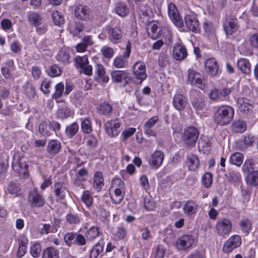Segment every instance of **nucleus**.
I'll use <instances>...</instances> for the list:
<instances>
[{
    "instance_id": "nucleus-57",
    "label": "nucleus",
    "mask_w": 258,
    "mask_h": 258,
    "mask_svg": "<svg viewBox=\"0 0 258 258\" xmlns=\"http://www.w3.org/2000/svg\"><path fill=\"white\" fill-rule=\"evenodd\" d=\"M52 18L54 24L58 26H60L64 22L63 17L57 11L53 12Z\"/></svg>"
},
{
    "instance_id": "nucleus-29",
    "label": "nucleus",
    "mask_w": 258,
    "mask_h": 258,
    "mask_svg": "<svg viewBox=\"0 0 258 258\" xmlns=\"http://www.w3.org/2000/svg\"><path fill=\"white\" fill-rule=\"evenodd\" d=\"M237 103L238 104L239 109L241 112H247L249 110H251L252 108V105L246 98H238Z\"/></svg>"
},
{
    "instance_id": "nucleus-41",
    "label": "nucleus",
    "mask_w": 258,
    "mask_h": 258,
    "mask_svg": "<svg viewBox=\"0 0 258 258\" xmlns=\"http://www.w3.org/2000/svg\"><path fill=\"white\" fill-rule=\"evenodd\" d=\"M43 258H58V252L53 247L47 248L43 251Z\"/></svg>"
},
{
    "instance_id": "nucleus-48",
    "label": "nucleus",
    "mask_w": 258,
    "mask_h": 258,
    "mask_svg": "<svg viewBox=\"0 0 258 258\" xmlns=\"http://www.w3.org/2000/svg\"><path fill=\"white\" fill-rule=\"evenodd\" d=\"M48 127V124L46 122H42L39 126V133L43 136L49 137L52 134Z\"/></svg>"
},
{
    "instance_id": "nucleus-14",
    "label": "nucleus",
    "mask_w": 258,
    "mask_h": 258,
    "mask_svg": "<svg viewBox=\"0 0 258 258\" xmlns=\"http://www.w3.org/2000/svg\"><path fill=\"white\" fill-rule=\"evenodd\" d=\"M195 242L193 236L185 235L179 237L176 242V247L179 250H186L191 247Z\"/></svg>"
},
{
    "instance_id": "nucleus-58",
    "label": "nucleus",
    "mask_w": 258,
    "mask_h": 258,
    "mask_svg": "<svg viewBox=\"0 0 258 258\" xmlns=\"http://www.w3.org/2000/svg\"><path fill=\"white\" fill-rule=\"evenodd\" d=\"M202 181L203 184L205 187H209L211 185L213 181L212 174L210 172L206 173L203 176Z\"/></svg>"
},
{
    "instance_id": "nucleus-16",
    "label": "nucleus",
    "mask_w": 258,
    "mask_h": 258,
    "mask_svg": "<svg viewBox=\"0 0 258 258\" xmlns=\"http://www.w3.org/2000/svg\"><path fill=\"white\" fill-rule=\"evenodd\" d=\"M230 92L231 90L229 88H226L220 90L215 88L210 91L209 97L213 100H223L230 94Z\"/></svg>"
},
{
    "instance_id": "nucleus-64",
    "label": "nucleus",
    "mask_w": 258,
    "mask_h": 258,
    "mask_svg": "<svg viewBox=\"0 0 258 258\" xmlns=\"http://www.w3.org/2000/svg\"><path fill=\"white\" fill-rule=\"evenodd\" d=\"M250 45L254 48H258V33L250 35L248 38Z\"/></svg>"
},
{
    "instance_id": "nucleus-5",
    "label": "nucleus",
    "mask_w": 258,
    "mask_h": 258,
    "mask_svg": "<svg viewBox=\"0 0 258 258\" xmlns=\"http://www.w3.org/2000/svg\"><path fill=\"white\" fill-rule=\"evenodd\" d=\"M168 14L173 24L179 28L183 26L182 19L180 17L178 10L175 5L170 3L168 5Z\"/></svg>"
},
{
    "instance_id": "nucleus-61",
    "label": "nucleus",
    "mask_w": 258,
    "mask_h": 258,
    "mask_svg": "<svg viewBox=\"0 0 258 258\" xmlns=\"http://www.w3.org/2000/svg\"><path fill=\"white\" fill-rule=\"evenodd\" d=\"M81 128L84 133L89 134L90 132H91V123L88 118H86L82 122Z\"/></svg>"
},
{
    "instance_id": "nucleus-26",
    "label": "nucleus",
    "mask_w": 258,
    "mask_h": 258,
    "mask_svg": "<svg viewBox=\"0 0 258 258\" xmlns=\"http://www.w3.org/2000/svg\"><path fill=\"white\" fill-rule=\"evenodd\" d=\"M237 66L241 73L249 74L251 72V65L247 59L240 58L237 62Z\"/></svg>"
},
{
    "instance_id": "nucleus-10",
    "label": "nucleus",
    "mask_w": 258,
    "mask_h": 258,
    "mask_svg": "<svg viewBox=\"0 0 258 258\" xmlns=\"http://www.w3.org/2000/svg\"><path fill=\"white\" fill-rule=\"evenodd\" d=\"M120 126V123L117 119L108 121L104 124L106 133L111 137H115L119 134Z\"/></svg>"
},
{
    "instance_id": "nucleus-13",
    "label": "nucleus",
    "mask_w": 258,
    "mask_h": 258,
    "mask_svg": "<svg viewBox=\"0 0 258 258\" xmlns=\"http://www.w3.org/2000/svg\"><path fill=\"white\" fill-rule=\"evenodd\" d=\"M184 23L190 31L197 33L200 30V24L196 15L192 13L186 14L184 17Z\"/></svg>"
},
{
    "instance_id": "nucleus-9",
    "label": "nucleus",
    "mask_w": 258,
    "mask_h": 258,
    "mask_svg": "<svg viewBox=\"0 0 258 258\" xmlns=\"http://www.w3.org/2000/svg\"><path fill=\"white\" fill-rule=\"evenodd\" d=\"M28 201L31 207L33 208H40L44 206L45 201L43 196L36 190L30 192Z\"/></svg>"
},
{
    "instance_id": "nucleus-36",
    "label": "nucleus",
    "mask_w": 258,
    "mask_h": 258,
    "mask_svg": "<svg viewBox=\"0 0 258 258\" xmlns=\"http://www.w3.org/2000/svg\"><path fill=\"white\" fill-rule=\"evenodd\" d=\"M243 156L242 154L239 152L233 153L231 155L229 159V162L231 164L239 166L242 163Z\"/></svg>"
},
{
    "instance_id": "nucleus-42",
    "label": "nucleus",
    "mask_w": 258,
    "mask_h": 258,
    "mask_svg": "<svg viewBox=\"0 0 258 258\" xmlns=\"http://www.w3.org/2000/svg\"><path fill=\"white\" fill-rule=\"evenodd\" d=\"M25 95L29 98H33L35 95V90L33 85L29 83H26L23 86Z\"/></svg>"
},
{
    "instance_id": "nucleus-27",
    "label": "nucleus",
    "mask_w": 258,
    "mask_h": 258,
    "mask_svg": "<svg viewBox=\"0 0 258 258\" xmlns=\"http://www.w3.org/2000/svg\"><path fill=\"white\" fill-rule=\"evenodd\" d=\"M56 59L59 62L66 65L70 63L71 55L67 51L60 50L56 55Z\"/></svg>"
},
{
    "instance_id": "nucleus-52",
    "label": "nucleus",
    "mask_w": 258,
    "mask_h": 258,
    "mask_svg": "<svg viewBox=\"0 0 258 258\" xmlns=\"http://www.w3.org/2000/svg\"><path fill=\"white\" fill-rule=\"evenodd\" d=\"M232 130L236 133H243L246 130V124L242 121H237L233 124Z\"/></svg>"
},
{
    "instance_id": "nucleus-45",
    "label": "nucleus",
    "mask_w": 258,
    "mask_h": 258,
    "mask_svg": "<svg viewBox=\"0 0 258 258\" xmlns=\"http://www.w3.org/2000/svg\"><path fill=\"white\" fill-rule=\"evenodd\" d=\"M28 18L30 22L33 24L35 26L40 25L42 24V19L40 16L37 13H31L29 15Z\"/></svg>"
},
{
    "instance_id": "nucleus-40",
    "label": "nucleus",
    "mask_w": 258,
    "mask_h": 258,
    "mask_svg": "<svg viewBox=\"0 0 258 258\" xmlns=\"http://www.w3.org/2000/svg\"><path fill=\"white\" fill-rule=\"evenodd\" d=\"M81 218L80 216L74 213H69L66 216V221L71 225H77L81 222Z\"/></svg>"
},
{
    "instance_id": "nucleus-47",
    "label": "nucleus",
    "mask_w": 258,
    "mask_h": 258,
    "mask_svg": "<svg viewBox=\"0 0 258 258\" xmlns=\"http://www.w3.org/2000/svg\"><path fill=\"white\" fill-rule=\"evenodd\" d=\"M169 56L167 54L161 52L159 56L158 64L161 67L164 68L169 64Z\"/></svg>"
},
{
    "instance_id": "nucleus-32",
    "label": "nucleus",
    "mask_w": 258,
    "mask_h": 258,
    "mask_svg": "<svg viewBox=\"0 0 258 258\" xmlns=\"http://www.w3.org/2000/svg\"><path fill=\"white\" fill-rule=\"evenodd\" d=\"M85 237L88 241L96 239L99 235V231L97 227H91L85 233Z\"/></svg>"
},
{
    "instance_id": "nucleus-15",
    "label": "nucleus",
    "mask_w": 258,
    "mask_h": 258,
    "mask_svg": "<svg viewBox=\"0 0 258 258\" xmlns=\"http://www.w3.org/2000/svg\"><path fill=\"white\" fill-rule=\"evenodd\" d=\"M164 158V153L162 151H155L151 155L149 160V164L152 168L157 169L162 164Z\"/></svg>"
},
{
    "instance_id": "nucleus-8",
    "label": "nucleus",
    "mask_w": 258,
    "mask_h": 258,
    "mask_svg": "<svg viewBox=\"0 0 258 258\" xmlns=\"http://www.w3.org/2000/svg\"><path fill=\"white\" fill-rule=\"evenodd\" d=\"M241 243V239L238 235H233L230 237L223 246V251L225 253H230L235 248L239 247Z\"/></svg>"
},
{
    "instance_id": "nucleus-23",
    "label": "nucleus",
    "mask_w": 258,
    "mask_h": 258,
    "mask_svg": "<svg viewBox=\"0 0 258 258\" xmlns=\"http://www.w3.org/2000/svg\"><path fill=\"white\" fill-rule=\"evenodd\" d=\"M84 28L85 26L83 23L77 21L71 23L68 26L70 32L74 36H77L80 32L84 30Z\"/></svg>"
},
{
    "instance_id": "nucleus-63",
    "label": "nucleus",
    "mask_w": 258,
    "mask_h": 258,
    "mask_svg": "<svg viewBox=\"0 0 258 258\" xmlns=\"http://www.w3.org/2000/svg\"><path fill=\"white\" fill-rule=\"evenodd\" d=\"M254 141V137L249 135H245L243 137V142L244 144V146L241 148V150H244L246 148L252 145Z\"/></svg>"
},
{
    "instance_id": "nucleus-2",
    "label": "nucleus",
    "mask_w": 258,
    "mask_h": 258,
    "mask_svg": "<svg viewBox=\"0 0 258 258\" xmlns=\"http://www.w3.org/2000/svg\"><path fill=\"white\" fill-rule=\"evenodd\" d=\"M232 229L231 221L229 219L222 218L217 222L215 232L219 237L225 238L231 232Z\"/></svg>"
},
{
    "instance_id": "nucleus-59",
    "label": "nucleus",
    "mask_w": 258,
    "mask_h": 258,
    "mask_svg": "<svg viewBox=\"0 0 258 258\" xmlns=\"http://www.w3.org/2000/svg\"><path fill=\"white\" fill-rule=\"evenodd\" d=\"M41 251V246L39 243H34L31 247L30 252L35 258H37Z\"/></svg>"
},
{
    "instance_id": "nucleus-46",
    "label": "nucleus",
    "mask_w": 258,
    "mask_h": 258,
    "mask_svg": "<svg viewBox=\"0 0 258 258\" xmlns=\"http://www.w3.org/2000/svg\"><path fill=\"white\" fill-rule=\"evenodd\" d=\"M247 182L251 185H258V171H254L248 174L247 177Z\"/></svg>"
},
{
    "instance_id": "nucleus-28",
    "label": "nucleus",
    "mask_w": 258,
    "mask_h": 258,
    "mask_svg": "<svg viewBox=\"0 0 258 258\" xmlns=\"http://www.w3.org/2000/svg\"><path fill=\"white\" fill-rule=\"evenodd\" d=\"M113 190L114 194H110L111 199L114 204H119L123 199L124 189H113Z\"/></svg>"
},
{
    "instance_id": "nucleus-34",
    "label": "nucleus",
    "mask_w": 258,
    "mask_h": 258,
    "mask_svg": "<svg viewBox=\"0 0 258 258\" xmlns=\"http://www.w3.org/2000/svg\"><path fill=\"white\" fill-rule=\"evenodd\" d=\"M187 165L190 170H195L198 168L199 160L195 155H190L187 157Z\"/></svg>"
},
{
    "instance_id": "nucleus-51",
    "label": "nucleus",
    "mask_w": 258,
    "mask_h": 258,
    "mask_svg": "<svg viewBox=\"0 0 258 258\" xmlns=\"http://www.w3.org/2000/svg\"><path fill=\"white\" fill-rule=\"evenodd\" d=\"M98 110L100 113L107 115L111 112L112 107L107 103H103L99 105Z\"/></svg>"
},
{
    "instance_id": "nucleus-56",
    "label": "nucleus",
    "mask_w": 258,
    "mask_h": 258,
    "mask_svg": "<svg viewBox=\"0 0 258 258\" xmlns=\"http://www.w3.org/2000/svg\"><path fill=\"white\" fill-rule=\"evenodd\" d=\"M124 182L119 178H114L111 181L110 190L113 189H124Z\"/></svg>"
},
{
    "instance_id": "nucleus-25",
    "label": "nucleus",
    "mask_w": 258,
    "mask_h": 258,
    "mask_svg": "<svg viewBox=\"0 0 258 258\" xmlns=\"http://www.w3.org/2000/svg\"><path fill=\"white\" fill-rule=\"evenodd\" d=\"M54 188L55 195L59 200L63 199L68 192L62 182H57L55 183Z\"/></svg>"
},
{
    "instance_id": "nucleus-20",
    "label": "nucleus",
    "mask_w": 258,
    "mask_h": 258,
    "mask_svg": "<svg viewBox=\"0 0 258 258\" xmlns=\"http://www.w3.org/2000/svg\"><path fill=\"white\" fill-rule=\"evenodd\" d=\"M185 47L179 43H176L173 48V56L177 60H182L187 56Z\"/></svg>"
},
{
    "instance_id": "nucleus-37",
    "label": "nucleus",
    "mask_w": 258,
    "mask_h": 258,
    "mask_svg": "<svg viewBox=\"0 0 258 258\" xmlns=\"http://www.w3.org/2000/svg\"><path fill=\"white\" fill-rule=\"evenodd\" d=\"M87 63H89L88 57L86 56H77L74 59V66L77 69L79 70Z\"/></svg>"
},
{
    "instance_id": "nucleus-17",
    "label": "nucleus",
    "mask_w": 258,
    "mask_h": 258,
    "mask_svg": "<svg viewBox=\"0 0 258 258\" xmlns=\"http://www.w3.org/2000/svg\"><path fill=\"white\" fill-rule=\"evenodd\" d=\"M205 67L207 73L212 76H216L218 71L219 67L215 58L211 57L205 62Z\"/></svg>"
},
{
    "instance_id": "nucleus-22",
    "label": "nucleus",
    "mask_w": 258,
    "mask_h": 258,
    "mask_svg": "<svg viewBox=\"0 0 258 258\" xmlns=\"http://www.w3.org/2000/svg\"><path fill=\"white\" fill-rule=\"evenodd\" d=\"M183 210L186 215L191 216L197 212L198 205L192 200H188L184 204Z\"/></svg>"
},
{
    "instance_id": "nucleus-21",
    "label": "nucleus",
    "mask_w": 258,
    "mask_h": 258,
    "mask_svg": "<svg viewBox=\"0 0 258 258\" xmlns=\"http://www.w3.org/2000/svg\"><path fill=\"white\" fill-rule=\"evenodd\" d=\"M146 31L150 37L156 39L161 35L160 29L155 22H150L146 26Z\"/></svg>"
},
{
    "instance_id": "nucleus-55",
    "label": "nucleus",
    "mask_w": 258,
    "mask_h": 258,
    "mask_svg": "<svg viewBox=\"0 0 258 258\" xmlns=\"http://www.w3.org/2000/svg\"><path fill=\"white\" fill-rule=\"evenodd\" d=\"M101 52L104 57L107 59H110L114 54V50L112 48L104 46L101 49Z\"/></svg>"
},
{
    "instance_id": "nucleus-60",
    "label": "nucleus",
    "mask_w": 258,
    "mask_h": 258,
    "mask_svg": "<svg viewBox=\"0 0 258 258\" xmlns=\"http://www.w3.org/2000/svg\"><path fill=\"white\" fill-rule=\"evenodd\" d=\"M192 106L197 111L202 110L205 106V101L202 98H197L192 102Z\"/></svg>"
},
{
    "instance_id": "nucleus-19",
    "label": "nucleus",
    "mask_w": 258,
    "mask_h": 258,
    "mask_svg": "<svg viewBox=\"0 0 258 258\" xmlns=\"http://www.w3.org/2000/svg\"><path fill=\"white\" fill-rule=\"evenodd\" d=\"M172 104L176 110L181 111L186 107L187 100L184 95L177 93L173 96Z\"/></svg>"
},
{
    "instance_id": "nucleus-30",
    "label": "nucleus",
    "mask_w": 258,
    "mask_h": 258,
    "mask_svg": "<svg viewBox=\"0 0 258 258\" xmlns=\"http://www.w3.org/2000/svg\"><path fill=\"white\" fill-rule=\"evenodd\" d=\"M104 185V179L102 173L100 172H95L94 176L93 187L97 191H99L101 190Z\"/></svg>"
},
{
    "instance_id": "nucleus-49",
    "label": "nucleus",
    "mask_w": 258,
    "mask_h": 258,
    "mask_svg": "<svg viewBox=\"0 0 258 258\" xmlns=\"http://www.w3.org/2000/svg\"><path fill=\"white\" fill-rule=\"evenodd\" d=\"M64 87L62 83H57L55 87V92L52 95V97L55 99L59 98L64 94Z\"/></svg>"
},
{
    "instance_id": "nucleus-3",
    "label": "nucleus",
    "mask_w": 258,
    "mask_h": 258,
    "mask_svg": "<svg viewBox=\"0 0 258 258\" xmlns=\"http://www.w3.org/2000/svg\"><path fill=\"white\" fill-rule=\"evenodd\" d=\"M199 136V131L198 128L194 126H189L184 130L182 140L186 146L191 147L196 144Z\"/></svg>"
},
{
    "instance_id": "nucleus-43",
    "label": "nucleus",
    "mask_w": 258,
    "mask_h": 258,
    "mask_svg": "<svg viewBox=\"0 0 258 258\" xmlns=\"http://www.w3.org/2000/svg\"><path fill=\"white\" fill-rule=\"evenodd\" d=\"M103 249V245L100 243H97L91 249L89 258H97Z\"/></svg>"
},
{
    "instance_id": "nucleus-54",
    "label": "nucleus",
    "mask_w": 258,
    "mask_h": 258,
    "mask_svg": "<svg viewBox=\"0 0 258 258\" xmlns=\"http://www.w3.org/2000/svg\"><path fill=\"white\" fill-rule=\"evenodd\" d=\"M253 161L252 159L246 160L242 166V171L245 173L249 174L253 170Z\"/></svg>"
},
{
    "instance_id": "nucleus-12",
    "label": "nucleus",
    "mask_w": 258,
    "mask_h": 258,
    "mask_svg": "<svg viewBox=\"0 0 258 258\" xmlns=\"http://www.w3.org/2000/svg\"><path fill=\"white\" fill-rule=\"evenodd\" d=\"M112 81L114 83H121L124 85L131 81V77L127 72L124 71L116 70L111 73Z\"/></svg>"
},
{
    "instance_id": "nucleus-7",
    "label": "nucleus",
    "mask_w": 258,
    "mask_h": 258,
    "mask_svg": "<svg viewBox=\"0 0 258 258\" xmlns=\"http://www.w3.org/2000/svg\"><path fill=\"white\" fill-rule=\"evenodd\" d=\"M109 40L113 44H117L122 37L121 29L118 27L107 26L105 29Z\"/></svg>"
},
{
    "instance_id": "nucleus-31",
    "label": "nucleus",
    "mask_w": 258,
    "mask_h": 258,
    "mask_svg": "<svg viewBox=\"0 0 258 258\" xmlns=\"http://www.w3.org/2000/svg\"><path fill=\"white\" fill-rule=\"evenodd\" d=\"M61 145L59 141L55 140H51L48 145L47 150L51 155H55L58 153Z\"/></svg>"
},
{
    "instance_id": "nucleus-33",
    "label": "nucleus",
    "mask_w": 258,
    "mask_h": 258,
    "mask_svg": "<svg viewBox=\"0 0 258 258\" xmlns=\"http://www.w3.org/2000/svg\"><path fill=\"white\" fill-rule=\"evenodd\" d=\"M79 128V125L76 122L69 124L66 127L65 130L66 136L68 138H72L78 132Z\"/></svg>"
},
{
    "instance_id": "nucleus-39",
    "label": "nucleus",
    "mask_w": 258,
    "mask_h": 258,
    "mask_svg": "<svg viewBox=\"0 0 258 258\" xmlns=\"http://www.w3.org/2000/svg\"><path fill=\"white\" fill-rule=\"evenodd\" d=\"M113 63L116 68H124L127 66V59L121 55H119L114 59Z\"/></svg>"
},
{
    "instance_id": "nucleus-6",
    "label": "nucleus",
    "mask_w": 258,
    "mask_h": 258,
    "mask_svg": "<svg viewBox=\"0 0 258 258\" xmlns=\"http://www.w3.org/2000/svg\"><path fill=\"white\" fill-rule=\"evenodd\" d=\"M187 80L192 86H197L201 89L204 86L203 76L194 69L187 70Z\"/></svg>"
},
{
    "instance_id": "nucleus-62",
    "label": "nucleus",
    "mask_w": 258,
    "mask_h": 258,
    "mask_svg": "<svg viewBox=\"0 0 258 258\" xmlns=\"http://www.w3.org/2000/svg\"><path fill=\"white\" fill-rule=\"evenodd\" d=\"M76 234V233L71 232L67 233L64 235V240L68 245L71 246L75 243Z\"/></svg>"
},
{
    "instance_id": "nucleus-44",
    "label": "nucleus",
    "mask_w": 258,
    "mask_h": 258,
    "mask_svg": "<svg viewBox=\"0 0 258 258\" xmlns=\"http://www.w3.org/2000/svg\"><path fill=\"white\" fill-rule=\"evenodd\" d=\"M57 115L59 118H66L71 116L72 115V112L68 106H65L58 109Z\"/></svg>"
},
{
    "instance_id": "nucleus-11",
    "label": "nucleus",
    "mask_w": 258,
    "mask_h": 258,
    "mask_svg": "<svg viewBox=\"0 0 258 258\" xmlns=\"http://www.w3.org/2000/svg\"><path fill=\"white\" fill-rule=\"evenodd\" d=\"M223 28L227 35H231L238 29L237 19L233 17H227L224 21Z\"/></svg>"
},
{
    "instance_id": "nucleus-24",
    "label": "nucleus",
    "mask_w": 258,
    "mask_h": 258,
    "mask_svg": "<svg viewBox=\"0 0 258 258\" xmlns=\"http://www.w3.org/2000/svg\"><path fill=\"white\" fill-rule=\"evenodd\" d=\"M12 167L15 172L20 174H25L26 172L28 165L25 163H22L19 158H14Z\"/></svg>"
},
{
    "instance_id": "nucleus-38",
    "label": "nucleus",
    "mask_w": 258,
    "mask_h": 258,
    "mask_svg": "<svg viewBox=\"0 0 258 258\" xmlns=\"http://www.w3.org/2000/svg\"><path fill=\"white\" fill-rule=\"evenodd\" d=\"M116 13L121 17L125 16L128 13L129 10L126 5L124 3H118L115 8Z\"/></svg>"
},
{
    "instance_id": "nucleus-53",
    "label": "nucleus",
    "mask_w": 258,
    "mask_h": 258,
    "mask_svg": "<svg viewBox=\"0 0 258 258\" xmlns=\"http://www.w3.org/2000/svg\"><path fill=\"white\" fill-rule=\"evenodd\" d=\"M62 72V70L57 65L54 64L50 68L48 74L52 77H55L60 76Z\"/></svg>"
},
{
    "instance_id": "nucleus-4",
    "label": "nucleus",
    "mask_w": 258,
    "mask_h": 258,
    "mask_svg": "<svg viewBox=\"0 0 258 258\" xmlns=\"http://www.w3.org/2000/svg\"><path fill=\"white\" fill-rule=\"evenodd\" d=\"M133 71L136 77L135 82L141 84L147 78L145 65L141 61H138L134 65Z\"/></svg>"
},
{
    "instance_id": "nucleus-50",
    "label": "nucleus",
    "mask_w": 258,
    "mask_h": 258,
    "mask_svg": "<svg viewBox=\"0 0 258 258\" xmlns=\"http://www.w3.org/2000/svg\"><path fill=\"white\" fill-rule=\"evenodd\" d=\"M82 201L87 207H90L93 203V198L88 190L83 192L82 196Z\"/></svg>"
},
{
    "instance_id": "nucleus-18",
    "label": "nucleus",
    "mask_w": 258,
    "mask_h": 258,
    "mask_svg": "<svg viewBox=\"0 0 258 258\" xmlns=\"http://www.w3.org/2000/svg\"><path fill=\"white\" fill-rule=\"evenodd\" d=\"M75 15L78 19L86 21L90 19V11L87 6L79 5L75 8Z\"/></svg>"
},
{
    "instance_id": "nucleus-35",
    "label": "nucleus",
    "mask_w": 258,
    "mask_h": 258,
    "mask_svg": "<svg viewBox=\"0 0 258 258\" xmlns=\"http://www.w3.org/2000/svg\"><path fill=\"white\" fill-rule=\"evenodd\" d=\"M228 179L234 184H239L241 182V177L239 172L231 170L228 173Z\"/></svg>"
},
{
    "instance_id": "nucleus-1",
    "label": "nucleus",
    "mask_w": 258,
    "mask_h": 258,
    "mask_svg": "<svg viewBox=\"0 0 258 258\" xmlns=\"http://www.w3.org/2000/svg\"><path fill=\"white\" fill-rule=\"evenodd\" d=\"M233 108L228 105L221 106L217 109L214 114V121L217 124L224 125L228 124L233 117Z\"/></svg>"
}]
</instances>
